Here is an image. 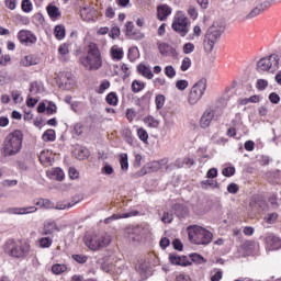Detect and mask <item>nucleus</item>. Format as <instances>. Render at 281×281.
<instances>
[{
  "mask_svg": "<svg viewBox=\"0 0 281 281\" xmlns=\"http://www.w3.org/2000/svg\"><path fill=\"white\" fill-rule=\"evenodd\" d=\"M139 211H132L128 213H122V214H113L112 216L105 218V223H109L110 221H120V218H131L133 216H138Z\"/></svg>",
  "mask_w": 281,
  "mask_h": 281,
  "instance_id": "19",
  "label": "nucleus"
},
{
  "mask_svg": "<svg viewBox=\"0 0 281 281\" xmlns=\"http://www.w3.org/2000/svg\"><path fill=\"white\" fill-rule=\"evenodd\" d=\"M46 12L50 19V21H58L60 16H63V13L60 12V9L54 4H48L46 7Z\"/></svg>",
  "mask_w": 281,
  "mask_h": 281,
  "instance_id": "16",
  "label": "nucleus"
},
{
  "mask_svg": "<svg viewBox=\"0 0 281 281\" xmlns=\"http://www.w3.org/2000/svg\"><path fill=\"white\" fill-rule=\"evenodd\" d=\"M58 82L60 89H74L76 86V79L74 78V74L70 71L59 72Z\"/></svg>",
  "mask_w": 281,
  "mask_h": 281,
  "instance_id": "11",
  "label": "nucleus"
},
{
  "mask_svg": "<svg viewBox=\"0 0 281 281\" xmlns=\"http://www.w3.org/2000/svg\"><path fill=\"white\" fill-rule=\"evenodd\" d=\"M30 93H32V95H37V93H41V86L38 85V81L31 82Z\"/></svg>",
  "mask_w": 281,
  "mask_h": 281,
  "instance_id": "46",
  "label": "nucleus"
},
{
  "mask_svg": "<svg viewBox=\"0 0 281 281\" xmlns=\"http://www.w3.org/2000/svg\"><path fill=\"white\" fill-rule=\"evenodd\" d=\"M18 41L21 45H24L25 47H32V45H36L38 37H36V34L30 30H20L18 32Z\"/></svg>",
  "mask_w": 281,
  "mask_h": 281,
  "instance_id": "10",
  "label": "nucleus"
},
{
  "mask_svg": "<svg viewBox=\"0 0 281 281\" xmlns=\"http://www.w3.org/2000/svg\"><path fill=\"white\" fill-rule=\"evenodd\" d=\"M53 175L57 181H63L65 179V172L60 168H56Z\"/></svg>",
  "mask_w": 281,
  "mask_h": 281,
  "instance_id": "55",
  "label": "nucleus"
},
{
  "mask_svg": "<svg viewBox=\"0 0 281 281\" xmlns=\"http://www.w3.org/2000/svg\"><path fill=\"white\" fill-rule=\"evenodd\" d=\"M80 16L83 21H93V14L91 13V8L85 7L80 10Z\"/></svg>",
  "mask_w": 281,
  "mask_h": 281,
  "instance_id": "32",
  "label": "nucleus"
},
{
  "mask_svg": "<svg viewBox=\"0 0 281 281\" xmlns=\"http://www.w3.org/2000/svg\"><path fill=\"white\" fill-rule=\"evenodd\" d=\"M72 260L78 262L79 265H85L89 258L85 255H72Z\"/></svg>",
  "mask_w": 281,
  "mask_h": 281,
  "instance_id": "53",
  "label": "nucleus"
},
{
  "mask_svg": "<svg viewBox=\"0 0 281 281\" xmlns=\"http://www.w3.org/2000/svg\"><path fill=\"white\" fill-rule=\"evenodd\" d=\"M201 186H202V188H203L204 190L207 189V186H209L210 188H218V181H216V180H202V181H201Z\"/></svg>",
  "mask_w": 281,
  "mask_h": 281,
  "instance_id": "43",
  "label": "nucleus"
},
{
  "mask_svg": "<svg viewBox=\"0 0 281 281\" xmlns=\"http://www.w3.org/2000/svg\"><path fill=\"white\" fill-rule=\"evenodd\" d=\"M265 8H267V5L265 4H259L257 5L255 9H252L248 15H247V19H254L260 14H262V12H265Z\"/></svg>",
  "mask_w": 281,
  "mask_h": 281,
  "instance_id": "30",
  "label": "nucleus"
},
{
  "mask_svg": "<svg viewBox=\"0 0 281 281\" xmlns=\"http://www.w3.org/2000/svg\"><path fill=\"white\" fill-rule=\"evenodd\" d=\"M144 234H146V228H144L143 226H136L132 229L130 236L134 240H142V238H144Z\"/></svg>",
  "mask_w": 281,
  "mask_h": 281,
  "instance_id": "25",
  "label": "nucleus"
},
{
  "mask_svg": "<svg viewBox=\"0 0 281 281\" xmlns=\"http://www.w3.org/2000/svg\"><path fill=\"white\" fill-rule=\"evenodd\" d=\"M165 76H167V78H175V76H177V70H175V67L172 66H167L165 68Z\"/></svg>",
  "mask_w": 281,
  "mask_h": 281,
  "instance_id": "52",
  "label": "nucleus"
},
{
  "mask_svg": "<svg viewBox=\"0 0 281 281\" xmlns=\"http://www.w3.org/2000/svg\"><path fill=\"white\" fill-rule=\"evenodd\" d=\"M212 120H214V110H212V108H209L204 111L200 119L201 128L210 127V124H212Z\"/></svg>",
  "mask_w": 281,
  "mask_h": 281,
  "instance_id": "12",
  "label": "nucleus"
},
{
  "mask_svg": "<svg viewBox=\"0 0 281 281\" xmlns=\"http://www.w3.org/2000/svg\"><path fill=\"white\" fill-rule=\"evenodd\" d=\"M54 232H60V228L58 227V224L56 222L49 221L44 223L42 236H49L54 234Z\"/></svg>",
  "mask_w": 281,
  "mask_h": 281,
  "instance_id": "15",
  "label": "nucleus"
},
{
  "mask_svg": "<svg viewBox=\"0 0 281 281\" xmlns=\"http://www.w3.org/2000/svg\"><path fill=\"white\" fill-rule=\"evenodd\" d=\"M120 34H122V32L120 31V29L117 26H113L109 33L110 38H120Z\"/></svg>",
  "mask_w": 281,
  "mask_h": 281,
  "instance_id": "54",
  "label": "nucleus"
},
{
  "mask_svg": "<svg viewBox=\"0 0 281 281\" xmlns=\"http://www.w3.org/2000/svg\"><path fill=\"white\" fill-rule=\"evenodd\" d=\"M121 70L124 74L123 75V80H126V78H128L131 76V68H128V65L122 64Z\"/></svg>",
  "mask_w": 281,
  "mask_h": 281,
  "instance_id": "59",
  "label": "nucleus"
},
{
  "mask_svg": "<svg viewBox=\"0 0 281 281\" xmlns=\"http://www.w3.org/2000/svg\"><path fill=\"white\" fill-rule=\"evenodd\" d=\"M111 87V82L109 80H103L99 87L98 93H104L106 89Z\"/></svg>",
  "mask_w": 281,
  "mask_h": 281,
  "instance_id": "57",
  "label": "nucleus"
},
{
  "mask_svg": "<svg viewBox=\"0 0 281 281\" xmlns=\"http://www.w3.org/2000/svg\"><path fill=\"white\" fill-rule=\"evenodd\" d=\"M42 165L45 167L52 166V151L45 149L42 150L38 157Z\"/></svg>",
  "mask_w": 281,
  "mask_h": 281,
  "instance_id": "24",
  "label": "nucleus"
},
{
  "mask_svg": "<svg viewBox=\"0 0 281 281\" xmlns=\"http://www.w3.org/2000/svg\"><path fill=\"white\" fill-rule=\"evenodd\" d=\"M137 71L138 74H140V76H143L144 78H147V80H153V78H155L153 70H150V67L144 64H139L137 66Z\"/></svg>",
  "mask_w": 281,
  "mask_h": 281,
  "instance_id": "22",
  "label": "nucleus"
},
{
  "mask_svg": "<svg viewBox=\"0 0 281 281\" xmlns=\"http://www.w3.org/2000/svg\"><path fill=\"white\" fill-rule=\"evenodd\" d=\"M105 101L108 102V104H110L111 106H117V93L115 92H110L106 97H105Z\"/></svg>",
  "mask_w": 281,
  "mask_h": 281,
  "instance_id": "40",
  "label": "nucleus"
},
{
  "mask_svg": "<svg viewBox=\"0 0 281 281\" xmlns=\"http://www.w3.org/2000/svg\"><path fill=\"white\" fill-rule=\"evenodd\" d=\"M145 87H146V83H144V81L134 80L132 82V91H133V93H139V91H144Z\"/></svg>",
  "mask_w": 281,
  "mask_h": 281,
  "instance_id": "35",
  "label": "nucleus"
},
{
  "mask_svg": "<svg viewBox=\"0 0 281 281\" xmlns=\"http://www.w3.org/2000/svg\"><path fill=\"white\" fill-rule=\"evenodd\" d=\"M24 135L21 130H14L9 133L2 143V157H16L23 150Z\"/></svg>",
  "mask_w": 281,
  "mask_h": 281,
  "instance_id": "2",
  "label": "nucleus"
},
{
  "mask_svg": "<svg viewBox=\"0 0 281 281\" xmlns=\"http://www.w3.org/2000/svg\"><path fill=\"white\" fill-rule=\"evenodd\" d=\"M175 281H192V279L190 276L182 273L177 276Z\"/></svg>",
  "mask_w": 281,
  "mask_h": 281,
  "instance_id": "64",
  "label": "nucleus"
},
{
  "mask_svg": "<svg viewBox=\"0 0 281 281\" xmlns=\"http://www.w3.org/2000/svg\"><path fill=\"white\" fill-rule=\"evenodd\" d=\"M190 19H188V15L183 13V11H178L172 20L171 29L176 34H179L182 38L188 36L190 32Z\"/></svg>",
  "mask_w": 281,
  "mask_h": 281,
  "instance_id": "6",
  "label": "nucleus"
},
{
  "mask_svg": "<svg viewBox=\"0 0 281 281\" xmlns=\"http://www.w3.org/2000/svg\"><path fill=\"white\" fill-rule=\"evenodd\" d=\"M195 46L194 44L188 42L182 46V52L183 54H192V52H194Z\"/></svg>",
  "mask_w": 281,
  "mask_h": 281,
  "instance_id": "50",
  "label": "nucleus"
},
{
  "mask_svg": "<svg viewBox=\"0 0 281 281\" xmlns=\"http://www.w3.org/2000/svg\"><path fill=\"white\" fill-rule=\"evenodd\" d=\"M21 65L23 67H32L34 65H38V58L34 55H26L22 60Z\"/></svg>",
  "mask_w": 281,
  "mask_h": 281,
  "instance_id": "28",
  "label": "nucleus"
},
{
  "mask_svg": "<svg viewBox=\"0 0 281 281\" xmlns=\"http://www.w3.org/2000/svg\"><path fill=\"white\" fill-rule=\"evenodd\" d=\"M157 47H158L159 53L161 54V56H172V54L175 53V48H172L166 42H158Z\"/></svg>",
  "mask_w": 281,
  "mask_h": 281,
  "instance_id": "17",
  "label": "nucleus"
},
{
  "mask_svg": "<svg viewBox=\"0 0 281 281\" xmlns=\"http://www.w3.org/2000/svg\"><path fill=\"white\" fill-rule=\"evenodd\" d=\"M38 209L36 206H26V207H13L10 209V214H34Z\"/></svg>",
  "mask_w": 281,
  "mask_h": 281,
  "instance_id": "20",
  "label": "nucleus"
},
{
  "mask_svg": "<svg viewBox=\"0 0 281 281\" xmlns=\"http://www.w3.org/2000/svg\"><path fill=\"white\" fill-rule=\"evenodd\" d=\"M43 142H55L56 140V131L54 130H47L43 135H42Z\"/></svg>",
  "mask_w": 281,
  "mask_h": 281,
  "instance_id": "34",
  "label": "nucleus"
},
{
  "mask_svg": "<svg viewBox=\"0 0 281 281\" xmlns=\"http://www.w3.org/2000/svg\"><path fill=\"white\" fill-rule=\"evenodd\" d=\"M36 205L40 207H45V210H49V207H52V201L48 199H41L38 202H36Z\"/></svg>",
  "mask_w": 281,
  "mask_h": 281,
  "instance_id": "51",
  "label": "nucleus"
},
{
  "mask_svg": "<svg viewBox=\"0 0 281 281\" xmlns=\"http://www.w3.org/2000/svg\"><path fill=\"white\" fill-rule=\"evenodd\" d=\"M54 36L57 41H63L65 36H67V30H65V25H56L54 29Z\"/></svg>",
  "mask_w": 281,
  "mask_h": 281,
  "instance_id": "27",
  "label": "nucleus"
},
{
  "mask_svg": "<svg viewBox=\"0 0 281 281\" xmlns=\"http://www.w3.org/2000/svg\"><path fill=\"white\" fill-rule=\"evenodd\" d=\"M172 14V8L168 4H159L157 7V19L158 21H167L168 18Z\"/></svg>",
  "mask_w": 281,
  "mask_h": 281,
  "instance_id": "13",
  "label": "nucleus"
},
{
  "mask_svg": "<svg viewBox=\"0 0 281 281\" xmlns=\"http://www.w3.org/2000/svg\"><path fill=\"white\" fill-rule=\"evenodd\" d=\"M278 69H280V56H278V54L263 57L257 63V71L259 74H263V71L274 74Z\"/></svg>",
  "mask_w": 281,
  "mask_h": 281,
  "instance_id": "8",
  "label": "nucleus"
},
{
  "mask_svg": "<svg viewBox=\"0 0 281 281\" xmlns=\"http://www.w3.org/2000/svg\"><path fill=\"white\" fill-rule=\"evenodd\" d=\"M120 166H121V170H123V172L128 171V154L123 153L120 155Z\"/></svg>",
  "mask_w": 281,
  "mask_h": 281,
  "instance_id": "31",
  "label": "nucleus"
},
{
  "mask_svg": "<svg viewBox=\"0 0 281 281\" xmlns=\"http://www.w3.org/2000/svg\"><path fill=\"white\" fill-rule=\"evenodd\" d=\"M188 14L191 19H193V21H195V19H199V12L196 11V8L194 7H189L188 9Z\"/></svg>",
  "mask_w": 281,
  "mask_h": 281,
  "instance_id": "58",
  "label": "nucleus"
},
{
  "mask_svg": "<svg viewBox=\"0 0 281 281\" xmlns=\"http://www.w3.org/2000/svg\"><path fill=\"white\" fill-rule=\"evenodd\" d=\"M125 115H126V119L128 120V122H133V120H135L137 113H135V110H133V109H127Z\"/></svg>",
  "mask_w": 281,
  "mask_h": 281,
  "instance_id": "62",
  "label": "nucleus"
},
{
  "mask_svg": "<svg viewBox=\"0 0 281 281\" xmlns=\"http://www.w3.org/2000/svg\"><path fill=\"white\" fill-rule=\"evenodd\" d=\"M127 58L131 63H135L139 58V49L137 47H131L127 53Z\"/></svg>",
  "mask_w": 281,
  "mask_h": 281,
  "instance_id": "33",
  "label": "nucleus"
},
{
  "mask_svg": "<svg viewBox=\"0 0 281 281\" xmlns=\"http://www.w3.org/2000/svg\"><path fill=\"white\" fill-rule=\"evenodd\" d=\"M256 87H257L258 91H265V89H267V87H269V81H267L266 79H258Z\"/></svg>",
  "mask_w": 281,
  "mask_h": 281,
  "instance_id": "49",
  "label": "nucleus"
},
{
  "mask_svg": "<svg viewBox=\"0 0 281 281\" xmlns=\"http://www.w3.org/2000/svg\"><path fill=\"white\" fill-rule=\"evenodd\" d=\"M169 262L171 265H177L179 267H188L190 265V261L188 260V257L186 256H179L178 254H170L169 255Z\"/></svg>",
  "mask_w": 281,
  "mask_h": 281,
  "instance_id": "14",
  "label": "nucleus"
},
{
  "mask_svg": "<svg viewBox=\"0 0 281 281\" xmlns=\"http://www.w3.org/2000/svg\"><path fill=\"white\" fill-rule=\"evenodd\" d=\"M223 32H225V25L218 21L213 22V24L207 29L203 42L206 54H212V52H214V45L221 41Z\"/></svg>",
  "mask_w": 281,
  "mask_h": 281,
  "instance_id": "5",
  "label": "nucleus"
},
{
  "mask_svg": "<svg viewBox=\"0 0 281 281\" xmlns=\"http://www.w3.org/2000/svg\"><path fill=\"white\" fill-rule=\"evenodd\" d=\"M137 137L144 144H148V132L144 127H137Z\"/></svg>",
  "mask_w": 281,
  "mask_h": 281,
  "instance_id": "36",
  "label": "nucleus"
},
{
  "mask_svg": "<svg viewBox=\"0 0 281 281\" xmlns=\"http://www.w3.org/2000/svg\"><path fill=\"white\" fill-rule=\"evenodd\" d=\"M205 91H207V79L202 78L192 86L188 94L189 104H196L205 95Z\"/></svg>",
  "mask_w": 281,
  "mask_h": 281,
  "instance_id": "9",
  "label": "nucleus"
},
{
  "mask_svg": "<svg viewBox=\"0 0 281 281\" xmlns=\"http://www.w3.org/2000/svg\"><path fill=\"white\" fill-rule=\"evenodd\" d=\"M155 104L157 111H161V109H164V104H166V95L157 94L155 98Z\"/></svg>",
  "mask_w": 281,
  "mask_h": 281,
  "instance_id": "38",
  "label": "nucleus"
},
{
  "mask_svg": "<svg viewBox=\"0 0 281 281\" xmlns=\"http://www.w3.org/2000/svg\"><path fill=\"white\" fill-rule=\"evenodd\" d=\"M12 61V57H10V55H2L0 57V65L1 67H7L9 63Z\"/></svg>",
  "mask_w": 281,
  "mask_h": 281,
  "instance_id": "60",
  "label": "nucleus"
},
{
  "mask_svg": "<svg viewBox=\"0 0 281 281\" xmlns=\"http://www.w3.org/2000/svg\"><path fill=\"white\" fill-rule=\"evenodd\" d=\"M3 252L10 258H15L16 260H23L30 256L32 251V246L30 241L23 239H7L2 245Z\"/></svg>",
  "mask_w": 281,
  "mask_h": 281,
  "instance_id": "3",
  "label": "nucleus"
},
{
  "mask_svg": "<svg viewBox=\"0 0 281 281\" xmlns=\"http://www.w3.org/2000/svg\"><path fill=\"white\" fill-rule=\"evenodd\" d=\"M266 243L270 245L271 249H280L281 247L280 238L273 235L266 237Z\"/></svg>",
  "mask_w": 281,
  "mask_h": 281,
  "instance_id": "29",
  "label": "nucleus"
},
{
  "mask_svg": "<svg viewBox=\"0 0 281 281\" xmlns=\"http://www.w3.org/2000/svg\"><path fill=\"white\" fill-rule=\"evenodd\" d=\"M188 238L192 245H210L214 238V234L207 228L199 225H190L187 227Z\"/></svg>",
  "mask_w": 281,
  "mask_h": 281,
  "instance_id": "4",
  "label": "nucleus"
},
{
  "mask_svg": "<svg viewBox=\"0 0 281 281\" xmlns=\"http://www.w3.org/2000/svg\"><path fill=\"white\" fill-rule=\"evenodd\" d=\"M269 100L272 104H280V94L272 92L269 94Z\"/></svg>",
  "mask_w": 281,
  "mask_h": 281,
  "instance_id": "61",
  "label": "nucleus"
},
{
  "mask_svg": "<svg viewBox=\"0 0 281 281\" xmlns=\"http://www.w3.org/2000/svg\"><path fill=\"white\" fill-rule=\"evenodd\" d=\"M143 122L148 128H159V124H161V122L153 115H147L143 119Z\"/></svg>",
  "mask_w": 281,
  "mask_h": 281,
  "instance_id": "26",
  "label": "nucleus"
},
{
  "mask_svg": "<svg viewBox=\"0 0 281 281\" xmlns=\"http://www.w3.org/2000/svg\"><path fill=\"white\" fill-rule=\"evenodd\" d=\"M125 27L127 36H133L134 38H144V35L139 33V31L135 30V24H133V22H126Z\"/></svg>",
  "mask_w": 281,
  "mask_h": 281,
  "instance_id": "21",
  "label": "nucleus"
},
{
  "mask_svg": "<svg viewBox=\"0 0 281 281\" xmlns=\"http://www.w3.org/2000/svg\"><path fill=\"white\" fill-rule=\"evenodd\" d=\"M76 203L78 202H58L55 207L56 210H69L70 207H74Z\"/></svg>",
  "mask_w": 281,
  "mask_h": 281,
  "instance_id": "42",
  "label": "nucleus"
},
{
  "mask_svg": "<svg viewBox=\"0 0 281 281\" xmlns=\"http://www.w3.org/2000/svg\"><path fill=\"white\" fill-rule=\"evenodd\" d=\"M223 177H234L236 175V168L234 167H226L222 170Z\"/></svg>",
  "mask_w": 281,
  "mask_h": 281,
  "instance_id": "48",
  "label": "nucleus"
},
{
  "mask_svg": "<svg viewBox=\"0 0 281 281\" xmlns=\"http://www.w3.org/2000/svg\"><path fill=\"white\" fill-rule=\"evenodd\" d=\"M38 243L42 249H49V246L53 245L54 239H52V237H42L38 239Z\"/></svg>",
  "mask_w": 281,
  "mask_h": 281,
  "instance_id": "39",
  "label": "nucleus"
},
{
  "mask_svg": "<svg viewBox=\"0 0 281 281\" xmlns=\"http://www.w3.org/2000/svg\"><path fill=\"white\" fill-rule=\"evenodd\" d=\"M68 175L71 179H78V177H80V173L78 172V170L74 167H70L68 170Z\"/></svg>",
  "mask_w": 281,
  "mask_h": 281,
  "instance_id": "63",
  "label": "nucleus"
},
{
  "mask_svg": "<svg viewBox=\"0 0 281 281\" xmlns=\"http://www.w3.org/2000/svg\"><path fill=\"white\" fill-rule=\"evenodd\" d=\"M69 47H71V44H69V43H63L58 47L59 59L63 63H67L69 60L67 58V56H69Z\"/></svg>",
  "mask_w": 281,
  "mask_h": 281,
  "instance_id": "18",
  "label": "nucleus"
},
{
  "mask_svg": "<svg viewBox=\"0 0 281 281\" xmlns=\"http://www.w3.org/2000/svg\"><path fill=\"white\" fill-rule=\"evenodd\" d=\"M65 271H67V265L56 263V265H53L52 267V272L55 276H60V273H65Z\"/></svg>",
  "mask_w": 281,
  "mask_h": 281,
  "instance_id": "37",
  "label": "nucleus"
},
{
  "mask_svg": "<svg viewBox=\"0 0 281 281\" xmlns=\"http://www.w3.org/2000/svg\"><path fill=\"white\" fill-rule=\"evenodd\" d=\"M86 54L79 58L80 65L86 71H98L102 69V53L94 42H89L85 47Z\"/></svg>",
  "mask_w": 281,
  "mask_h": 281,
  "instance_id": "1",
  "label": "nucleus"
},
{
  "mask_svg": "<svg viewBox=\"0 0 281 281\" xmlns=\"http://www.w3.org/2000/svg\"><path fill=\"white\" fill-rule=\"evenodd\" d=\"M176 164L179 168H181V166H183V164H186V166H194V159L184 158L182 162H181V160H177Z\"/></svg>",
  "mask_w": 281,
  "mask_h": 281,
  "instance_id": "56",
  "label": "nucleus"
},
{
  "mask_svg": "<svg viewBox=\"0 0 281 281\" xmlns=\"http://www.w3.org/2000/svg\"><path fill=\"white\" fill-rule=\"evenodd\" d=\"M22 11L23 12H32L34 10V5L32 4L31 0H23L21 4Z\"/></svg>",
  "mask_w": 281,
  "mask_h": 281,
  "instance_id": "45",
  "label": "nucleus"
},
{
  "mask_svg": "<svg viewBox=\"0 0 281 281\" xmlns=\"http://www.w3.org/2000/svg\"><path fill=\"white\" fill-rule=\"evenodd\" d=\"M201 34H203V31L201 30V26L195 25L193 27V34H189L188 41H194L195 38H200Z\"/></svg>",
  "mask_w": 281,
  "mask_h": 281,
  "instance_id": "41",
  "label": "nucleus"
},
{
  "mask_svg": "<svg viewBox=\"0 0 281 281\" xmlns=\"http://www.w3.org/2000/svg\"><path fill=\"white\" fill-rule=\"evenodd\" d=\"M190 67H192V59L190 57H184L180 66L181 71H188Z\"/></svg>",
  "mask_w": 281,
  "mask_h": 281,
  "instance_id": "44",
  "label": "nucleus"
},
{
  "mask_svg": "<svg viewBox=\"0 0 281 281\" xmlns=\"http://www.w3.org/2000/svg\"><path fill=\"white\" fill-rule=\"evenodd\" d=\"M189 85H190V83L188 82V80L181 79V80H178V81L176 82V88H177L179 91H186V90L188 89Z\"/></svg>",
  "mask_w": 281,
  "mask_h": 281,
  "instance_id": "47",
  "label": "nucleus"
},
{
  "mask_svg": "<svg viewBox=\"0 0 281 281\" xmlns=\"http://www.w3.org/2000/svg\"><path fill=\"white\" fill-rule=\"evenodd\" d=\"M112 60H122L124 58V49L117 45H114L110 49Z\"/></svg>",
  "mask_w": 281,
  "mask_h": 281,
  "instance_id": "23",
  "label": "nucleus"
},
{
  "mask_svg": "<svg viewBox=\"0 0 281 281\" xmlns=\"http://www.w3.org/2000/svg\"><path fill=\"white\" fill-rule=\"evenodd\" d=\"M85 244L91 251H100V249L111 245V235L106 233L101 235H88L85 237Z\"/></svg>",
  "mask_w": 281,
  "mask_h": 281,
  "instance_id": "7",
  "label": "nucleus"
}]
</instances>
